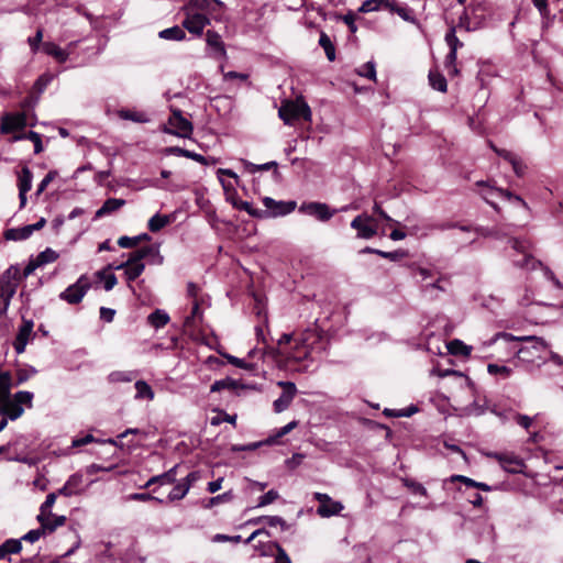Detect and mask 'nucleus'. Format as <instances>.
<instances>
[{
    "mask_svg": "<svg viewBox=\"0 0 563 563\" xmlns=\"http://www.w3.org/2000/svg\"><path fill=\"white\" fill-rule=\"evenodd\" d=\"M488 456H492L500 462L503 467L511 473H516L518 467L522 465L521 460L514 455L501 454V453H490Z\"/></svg>",
    "mask_w": 563,
    "mask_h": 563,
    "instance_id": "5701e85b",
    "label": "nucleus"
},
{
    "mask_svg": "<svg viewBox=\"0 0 563 563\" xmlns=\"http://www.w3.org/2000/svg\"><path fill=\"white\" fill-rule=\"evenodd\" d=\"M231 203L235 209L246 211L253 218L266 219V211L253 208L249 201H243L239 198H231Z\"/></svg>",
    "mask_w": 563,
    "mask_h": 563,
    "instance_id": "a878e982",
    "label": "nucleus"
},
{
    "mask_svg": "<svg viewBox=\"0 0 563 563\" xmlns=\"http://www.w3.org/2000/svg\"><path fill=\"white\" fill-rule=\"evenodd\" d=\"M57 258L58 254L49 247H47L36 256L37 264H40L41 266L53 263Z\"/></svg>",
    "mask_w": 563,
    "mask_h": 563,
    "instance_id": "a18cd8bd",
    "label": "nucleus"
},
{
    "mask_svg": "<svg viewBox=\"0 0 563 563\" xmlns=\"http://www.w3.org/2000/svg\"><path fill=\"white\" fill-rule=\"evenodd\" d=\"M118 115L123 120H130L137 123H145L148 121L146 113L140 111L122 109L118 112Z\"/></svg>",
    "mask_w": 563,
    "mask_h": 563,
    "instance_id": "e433bc0d",
    "label": "nucleus"
},
{
    "mask_svg": "<svg viewBox=\"0 0 563 563\" xmlns=\"http://www.w3.org/2000/svg\"><path fill=\"white\" fill-rule=\"evenodd\" d=\"M84 477L81 474H73L67 481L66 484L74 490V494H80L81 493V485H82Z\"/></svg>",
    "mask_w": 563,
    "mask_h": 563,
    "instance_id": "603ef678",
    "label": "nucleus"
},
{
    "mask_svg": "<svg viewBox=\"0 0 563 563\" xmlns=\"http://www.w3.org/2000/svg\"><path fill=\"white\" fill-rule=\"evenodd\" d=\"M170 221L172 219L169 216L156 213L148 220L147 227L151 232H158L164 227L169 224Z\"/></svg>",
    "mask_w": 563,
    "mask_h": 563,
    "instance_id": "2f4dec72",
    "label": "nucleus"
},
{
    "mask_svg": "<svg viewBox=\"0 0 563 563\" xmlns=\"http://www.w3.org/2000/svg\"><path fill=\"white\" fill-rule=\"evenodd\" d=\"M144 258H148V263L153 265H162L164 262V257L159 253L157 245H147L135 251V261Z\"/></svg>",
    "mask_w": 563,
    "mask_h": 563,
    "instance_id": "a211bd4d",
    "label": "nucleus"
},
{
    "mask_svg": "<svg viewBox=\"0 0 563 563\" xmlns=\"http://www.w3.org/2000/svg\"><path fill=\"white\" fill-rule=\"evenodd\" d=\"M497 338L506 341H523L526 344L517 351L518 361L532 367H540L548 362L549 345L538 336H514L510 333H500Z\"/></svg>",
    "mask_w": 563,
    "mask_h": 563,
    "instance_id": "f257e3e1",
    "label": "nucleus"
},
{
    "mask_svg": "<svg viewBox=\"0 0 563 563\" xmlns=\"http://www.w3.org/2000/svg\"><path fill=\"white\" fill-rule=\"evenodd\" d=\"M402 484H404L405 487L410 489V492L412 494H419V495L424 496V497L428 496V492H427L426 487L422 484L416 482L415 479L404 478L402 479Z\"/></svg>",
    "mask_w": 563,
    "mask_h": 563,
    "instance_id": "c03bdc74",
    "label": "nucleus"
},
{
    "mask_svg": "<svg viewBox=\"0 0 563 563\" xmlns=\"http://www.w3.org/2000/svg\"><path fill=\"white\" fill-rule=\"evenodd\" d=\"M278 115L285 124L294 125L295 122L299 119L310 121L311 110L309 106L303 101H287L280 106Z\"/></svg>",
    "mask_w": 563,
    "mask_h": 563,
    "instance_id": "f03ea898",
    "label": "nucleus"
},
{
    "mask_svg": "<svg viewBox=\"0 0 563 563\" xmlns=\"http://www.w3.org/2000/svg\"><path fill=\"white\" fill-rule=\"evenodd\" d=\"M445 42L450 47V52L445 57V66L450 69L452 74H457L459 70L455 66L457 59V49L463 47V43L456 36V26L451 25L449 31L445 34Z\"/></svg>",
    "mask_w": 563,
    "mask_h": 563,
    "instance_id": "0eeeda50",
    "label": "nucleus"
},
{
    "mask_svg": "<svg viewBox=\"0 0 563 563\" xmlns=\"http://www.w3.org/2000/svg\"><path fill=\"white\" fill-rule=\"evenodd\" d=\"M33 330L32 321H24L23 324L19 328L18 334L13 342V347L18 354H21L25 351V346L29 342Z\"/></svg>",
    "mask_w": 563,
    "mask_h": 563,
    "instance_id": "6ab92c4d",
    "label": "nucleus"
},
{
    "mask_svg": "<svg viewBox=\"0 0 563 563\" xmlns=\"http://www.w3.org/2000/svg\"><path fill=\"white\" fill-rule=\"evenodd\" d=\"M448 351L452 355L468 356L472 352V347L464 344L461 340L454 339L448 343Z\"/></svg>",
    "mask_w": 563,
    "mask_h": 563,
    "instance_id": "72a5a7b5",
    "label": "nucleus"
},
{
    "mask_svg": "<svg viewBox=\"0 0 563 563\" xmlns=\"http://www.w3.org/2000/svg\"><path fill=\"white\" fill-rule=\"evenodd\" d=\"M128 500H135V501H155L158 504H163L164 500L155 497L148 493H133L126 497Z\"/></svg>",
    "mask_w": 563,
    "mask_h": 563,
    "instance_id": "3c124183",
    "label": "nucleus"
},
{
    "mask_svg": "<svg viewBox=\"0 0 563 563\" xmlns=\"http://www.w3.org/2000/svg\"><path fill=\"white\" fill-rule=\"evenodd\" d=\"M266 207V218L284 217L291 213L296 209V201H276L271 197L262 199Z\"/></svg>",
    "mask_w": 563,
    "mask_h": 563,
    "instance_id": "9b49d317",
    "label": "nucleus"
},
{
    "mask_svg": "<svg viewBox=\"0 0 563 563\" xmlns=\"http://www.w3.org/2000/svg\"><path fill=\"white\" fill-rule=\"evenodd\" d=\"M185 13V20L183 21V27L189 33L200 36L203 29L210 23L209 18L206 14L195 12L192 10H181Z\"/></svg>",
    "mask_w": 563,
    "mask_h": 563,
    "instance_id": "6e6552de",
    "label": "nucleus"
},
{
    "mask_svg": "<svg viewBox=\"0 0 563 563\" xmlns=\"http://www.w3.org/2000/svg\"><path fill=\"white\" fill-rule=\"evenodd\" d=\"M23 139H27V140L32 141V143H34V153L35 154H38L43 151L42 139L38 133H36L34 131H29V132L13 136V141H20Z\"/></svg>",
    "mask_w": 563,
    "mask_h": 563,
    "instance_id": "c9c22d12",
    "label": "nucleus"
},
{
    "mask_svg": "<svg viewBox=\"0 0 563 563\" xmlns=\"http://www.w3.org/2000/svg\"><path fill=\"white\" fill-rule=\"evenodd\" d=\"M279 498L278 492L271 489L266 494L260 497L257 507L267 506Z\"/></svg>",
    "mask_w": 563,
    "mask_h": 563,
    "instance_id": "6e6d98bb",
    "label": "nucleus"
},
{
    "mask_svg": "<svg viewBox=\"0 0 563 563\" xmlns=\"http://www.w3.org/2000/svg\"><path fill=\"white\" fill-rule=\"evenodd\" d=\"M498 194L499 196L510 200V201H514V202H517V203H520L522 206H526V202L525 200L518 196V195H515L512 192H510L509 190L507 189H494V188H490L487 192H482V197L484 198V200L489 203L494 209H497V205L494 203L492 200H490V197L494 195V194Z\"/></svg>",
    "mask_w": 563,
    "mask_h": 563,
    "instance_id": "aec40b11",
    "label": "nucleus"
},
{
    "mask_svg": "<svg viewBox=\"0 0 563 563\" xmlns=\"http://www.w3.org/2000/svg\"><path fill=\"white\" fill-rule=\"evenodd\" d=\"M223 7L224 4L220 0H189L181 10H192L195 12L196 10H200L213 15L214 19H218L214 13L218 9H222Z\"/></svg>",
    "mask_w": 563,
    "mask_h": 563,
    "instance_id": "dca6fc26",
    "label": "nucleus"
},
{
    "mask_svg": "<svg viewBox=\"0 0 563 563\" xmlns=\"http://www.w3.org/2000/svg\"><path fill=\"white\" fill-rule=\"evenodd\" d=\"M42 48L45 54L54 57L58 63H65L68 59L69 53L53 42L43 43Z\"/></svg>",
    "mask_w": 563,
    "mask_h": 563,
    "instance_id": "393cba45",
    "label": "nucleus"
},
{
    "mask_svg": "<svg viewBox=\"0 0 563 563\" xmlns=\"http://www.w3.org/2000/svg\"><path fill=\"white\" fill-rule=\"evenodd\" d=\"M429 81L433 89L445 92L448 88L446 79L443 75H441L438 71H430L429 73Z\"/></svg>",
    "mask_w": 563,
    "mask_h": 563,
    "instance_id": "4c0bfd02",
    "label": "nucleus"
},
{
    "mask_svg": "<svg viewBox=\"0 0 563 563\" xmlns=\"http://www.w3.org/2000/svg\"><path fill=\"white\" fill-rule=\"evenodd\" d=\"M179 465H175L172 468H169L167 472L152 476L143 486L142 488H148L154 484L159 485H166V484H174L176 482L177 476V470Z\"/></svg>",
    "mask_w": 563,
    "mask_h": 563,
    "instance_id": "412c9836",
    "label": "nucleus"
},
{
    "mask_svg": "<svg viewBox=\"0 0 563 563\" xmlns=\"http://www.w3.org/2000/svg\"><path fill=\"white\" fill-rule=\"evenodd\" d=\"M319 45L324 49L328 59L333 62L335 59V47L324 32L320 35Z\"/></svg>",
    "mask_w": 563,
    "mask_h": 563,
    "instance_id": "79ce46f5",
    "label": "nucleus"
},
{
    "mask_svg": "<svg viewBox=\"0 0 563 563\" xmlns=\"http://www.w3.org/2000/svg\"><path fill=\"white\" fill-rule=\"evenodd\" d=\"M299 211L302 213L316 217L320 221H328L335 213L334 210H330V208L327 203H322V202L302 203L299 208Z\"/></svg>",
    "mask_w": 563,
    "mask_h": 563,
    "instance_id": "ddd939ff",
    "label": "nucleus"
},
{
    "mask_svg": "<svg viewBox=\"0 0 563 563\" xmlns=\"http://www.w3.org/2000/svg\"><path fill=\"white\" fill-rule=\"evenodd\" d=\"M125 205V200L124 199H119V198H109L107 199L103 205L101 206V208H99L97 211H96V214L95 217L96 218H102L104 216H108L112 212H115L118 211L120 208H122L123 206Z\"/></svg>",
    "mask_w": 563,
    "mask_h": 563,
    "instance_id": "b1692460",
    "label": "nucleus"
},
{
    "mask_svg": "<svg viewBox=\"0 0 563 563\" xmlns=\"http://www.w3.org/2000/svg\"><path fill=\"white\" fill-rule=\"evenodd\" d=\"M2 550L5 551L8 554H16L20 553L22 550V543L21 540L18 539H8L2 543Z\"/></svg>",
    "mask_w": 563,
    "mask_h": 563,
    "instance_id": "09e8293b",
    "label": "nucleus"
},
{
    "mask_svg": "<svg viewBox=\"0 0 563 563\" xmlns=\"http://www.w3.org/2000/svg\"><path fill=\"white\" fill-rule=\"evenodd\" d=\"M46 530L43 526L38 529L30 530L27 533H25L21 540L29 541V542H35L37 541L43 534H45Z\"/></svg>",
    "mask_w": 563,
    "mask_h": 563,
    "instance_id": "69168bd1",
    "label": "nucleus"
},
{
    "mask_svg": "<svg viewBox=\"0 0 563 563\" xmlns=\"http://www.w3.org/2000/svg\"><path fill=\"white\" fill-rule=\"evenodd\" d=\"M265 522L269 527H280L282 530L289 528L288 523L279 516H264Z\"/></svg>",
    "mask_w": 563,
    "mask_h": 563,
    "instance_id": "13d9d810",
    "label": "nucleus"
},
{
    "mask_svg": "<svg viewBox=\"0 0 563 563\" xmlns=\"http://www.w3.org/2000/svg\"><path fill=\"white\" fill-rule=\"evenodd\" d=\"M377 255L380 256V257L390 260L393 262H397V261H400L401 258H404L406 256V252L402 251V250H397V251H394V252H385V251H380L379 250V252H377Z\"/></svg>",
    "mask_w": 563,
    "mask_h": 563,
    "instance_id": "680f3d73",
    "label": "nucleus"
},
{
    "mask_svg": "<svg viewBox=\"0 0 563 563\" xmlns=\"http://www.w3.org/2000/svg\"><path fill=\"white\" fill-rule=\"evenodd\" d=\"M272 545L276 549L275 563H291L290 558L279 543L274 542Z\"/></svg>",
    "mask_w": 563,
    "mask_h": 563,
    "instance_id": "052dcab7",
    "label": "nucleus"
},
{
    "mask_svg": "<svg viewBox=\"0 0 563 563\" xmlns=\"http://www.w3.org/2000/svg\"><path fill=\"white\" fill-rule=\"evenodd\" d=\"M192 131V123L183 117V113L179 109H173L172 115L167 122V126L164 128V132L186 139L190 137Z\"/></svg>",
    "mask_w": 563,
    "mask_h": 563,
    "instance_id": "7ed1b4c3",
    "label": "nucleus"
},
{
    "mask_svg": "<svg viewBox=\"0 0 563 563\" xmlns=\"http://www.w3.org/2000/svg\"><path fill=\"white\" fill-rule=\"evenodd\" d=\"M188 494V486H183L177 483L174 488L169 492L167 499L169 501L180 500Z\"/></svg>",
    "mask_w": 563,
    "mask_h": 563,
    "instance_id": "49530a36",
    "label": "nucleus"
},
{
    "mask_svg": "<svg viewBox=\"0 0 563 563\" xmlns=\"http://www.w3.org/2000/svg\"><path fill=\"white\" fill-rule=\"evenodd\" d=\"M223 356L227 358V361H228L231 365H233V366H235V367H238V368H243V369H246V371H253V369H255V365H254V364H252V363H247V362H245V361H244V360H242V358H239V357L233 356V355H231V354H223Z\"/></svg>",
    "mask_w": 563,
    "mask_h": 563,
    "instance_id": "de8ad7c7",
    "label": "nucleus"
},
{
    "mask_svg": "<svg viewBox=\"0 0 563 563\" xmlns=\"http://www.w3.org/2000/svg\"><path fill=\"white\" fill-rule=\"evenodd\" d=\"M57 176L56 170H49L38 184L35 195L40 196Z\"/></svg>",
    "mask_w": 563,
    "mask_h": 563,
    "instance_id": "4d7b16f0",
    "label": "nucleus"
},
{
    "mask_svg": "<svg viewBox=\"0 0 563 563\" xmlns=\"http://www.w3.org/2000/svg\"><path fill=\"white\" fill-rule=\"evenodd\" d=\"M236 387V382L231 378L216 380L211 385V393L220 391L222 389H234Z\"/></svg>",
    "mask_w": 563,
    "mask_h": 563,
    "instance_id": "8fccbe9b",
    "label": "nucleus"
},
{
    "mask_svg": "<svg viewBox=\"0 0 563 563\" xmlns=\"http://www.w3.org/2000/svg\"><path fill=\"white\" fill-rule=\"evenodd\" d=\"M20 279V268L11 265L0 276V297L12 298L16 291Z\"/></svg>",
    "mask_w": 563,
    "mask_h": 563,
    "instance_id": "39448f33",
    "label": "nucleus"
},
{
    "mask_svg": "<svg viewBox=\"0 0 563 563\" xmlns=\"http://www.w3.org/2000/svg\"><path fill=\"white\" fill-rule=\"evenodd\" d=\"M351 228L356 230L358 239L369 240L377 234L375 220L367 213L356 216L351 222Z\"/></svg>",
    "mask_w": 563,
    "mask_h": 563,
    "instance_id": "423d86ee",
    "label": "nucleus"
},
{
    "mask_svg": "<svg viewBox=\"0 0 563 563\" xmlns=\"http://www.w3.org/2000/svg\"><path fill=\"white\" fill-rule=\"evenodd\" d=\"M57 498L56 493H51L46 496L45 501L42 504L40 508V514L37 515V520H42L44 516H53L51 508L55 504Z\"/></svg>",
    "mask_w": 563,
    "mask_h": 563,
    "instance_id": "37998d69",
    "label": "nucleus"
},
{
    "mask_svg": "<svg viewBox=\"0 0 563 563\" xmlns=\"http://www.w3.org/2000/svg\"><path fill=\"white\" fill-rule=\"evenodd\" d=\"M168 152L172 153V154H176L178 156H184V157H187V158H190L201 165H207L208 162H207V157H205L203 155L201 154H198V153H195V152H191V151H188V150H185V148H181V147H178V146H175V147H169L168 148Z\"/></svg>",
    "mask_w": 563,
    "mask_h": 563,
    "instance_id": "c756f323",
    "label": "nucleus"
},
{
    "mask_svg": "<svg viewBox=\"0 0 563 563\" xmlns=\"http://www.w3.org/2000/svg\"><path fill=\"white\" fill-rule=\"evenodd\" d=\"M90 287L89 278L86 275H81L75 284L68 286L59 294V298L70 305H77L82 300Z\"/></svg>",
    "mask_w": 563,
    "mask_h": 563,
    "instance_id": "20e7f679",
    "label": "nucleus"
},
{
    "mask_svg": "<svg viewBox=\"0 0 563 563\" xmlns=\"http://www.w3.org/2000/svg\"><path fill=\"white\" fill-rule=\"evenodd\" d=\"M206 42L208 46L213 48L219 54V56H225L224 43L222 42L221 36L216 31H207Z\"/></svg>",
    "mask_w": 563,
    "mask_h": 563,
    "instance_id": "bb28decb",
    "label": "nucleus"
},
{
    "mask_svg": "<svg viewBox=\"0 0 563 563\" xmlns=\"http://www.w3.org/2000/svg\"><path fill=\"white\" fill-rule=\"evenodd\" d=\"M514 264L517 267L525 268L527 271H536L537 268H541L548 279L552 280L555 286L561 287V284L559 279H556L554 273L548 266H544L542 262L536 260L531 255H526L522 262L515 261Z\"/></svg>",
    "mask_w": 563,
    "mask_h": 563,
    "instance_id": "4468645a",
    "label": "nucleus"
},
{
    "mask_svg": "<svg viewBox=\"0 0 563 563\" xmlns=\"http://www.w3.org/2000/svg\"><path fill=\"white\" fill-rule=\"evenodd\" d=\"M23 411V408L10 398L0 401V415L2 418L8 417L11 420H15L22 416Z\"/></svg>",
    "mask_w": 563,
    "mask_h": 563,
    "instance_id": "4be33fe9",
    "label": "nucleus"
},
{
    "mask_svg": "<svg viewBox=\"0 0 563 563\" xmlns=\"http://www.w3.org/2000/svg\"><path fill=\"white\" fill-rule=\"evenodd\" d=\"M158 35L161 38L169 41H183L186 37L185 31L178 25L165 29Z\"/></svg>",
    "mask_w": 563,
    "mask_h": 563,
    "instance_id": "f704fd0d",
    "label": "nucleus"
},
{
    "mask_svg": "<svg viewBox=\"0 0 563 563\" xmlns=\"http://www.w3.org/2000/svg\"><path fill=\"white\" fill-rule=\"evenodd\" d=\"M382 9L380 0H365L358 8L361 13H369Z\"/></svg>",
    "mask_w": 563,
    "mask_h": 563,
    "instance_id": "864d4df0",
    "label": "nucleus"
},
{
    "mask_svg": "<svg viewBox=\"0 0 563 563\" xmlns=\"http://www.w3.org/2000/svg\"><path fill=\"white\" fill-rule=\"evenodd\" d=\"M26 125V118L23 113L5 114L2 118L0 131L3 134L23 130Z\"/></svg>",
    "mask_w": 563,
    "mask_h": 563,
    "instance_id": "f3484780",
    "label": "nucleus"
},
{
    "mask_svg": "<svg viewBox=\"0 0 563 563\" xmlns=\"http://www.w3.org/2000/svg\"><path fill=\"white\" fill-rule=\"evenodd\" d=\"M457 27L459 29H464L467 32L472 30L471 18H470V14H468V10L466 8L463 10L462 14L459 18V22H457L456 29Z\"/></svg>",
    "mask_w": 563,
    "mask_h": 563,
    "instance_id": "338daca9",
    "label": "nucleus"
},
{
    "mask_svg": "<svg viewBox=\"0 0 563 563\" xmlns=\"http://www.w3.org/2000/svg\"><path fill=\"white\" fill-rule=\"evenodd\" d=\"M11 390V375L9 372H0V401L8 399Z\"/></svg>",
    "mask_w": 563,
    "mask_h": 563,
    "instance_id": "a19ab883",
    "label": "nucleus"
},
{
    "mask_svg": "<svg viewBox=\"0 0 563 563\" xmlns=\"http://www.w3.org/2000/svg\"><path fill=\"white\" fill-rule=\"evenodd\" d=\"M32 399H33V394L32 393L22 390V391H18L14 395L13 401L15 404H19L22 407L23 404L27 405V406H31Z\"/></svg>",
    "mask_w": 563,
    "mask_h": 563,
    "instance_id": "bf43d9fd",
    "label": "nucleus"
},
{
    "mask_svg": "<svg viewBox=\"0 0 563 563\" xmlns=\"http://www.w3.org/2000/svg\"><path fill=\"white\" fill-rule=\"evenodd\" d=\"M358 74L363 77H366L368 79L375 80L376 78V70H375V64L372 62H367L362 66V68L358 70Z\"/></svg>",
    "mask_w": 563,
    "mask_h": 563,
    "instance_id": "e2e57ef3",
    "label": "nucleus"
},
{
    "mask_svg": "<svg viewBox=\"0 0 563 563\" xmlns=\"http://www.w3.org/2000/svg\"><path fill=\"white\" fill-rule=\"evenodd\" d=\"M32 179L33 174L27 166H23L18 173V188H19V199H20V208H24L26 205V194L32 188Z\"/></svg>",
    "mask_w": 563,
    "mask_h": 563,
    "instance_id": "2eb2a0df",
    "label": "nucleus"
},
{
    "mask_svg": "<svg viewBox=\"0 0 563 563\" xmlns=\"http://www.w3.org/2000/svg\"><path fill=\"white\" fill-rule=\"evenodd\" d=\"M134 256L135 251L129 254V257L125 262L119 265L109 264L108 268L117 271L124 269V275L128 282H133L140 277L145 269V265L142 263V260L135 261Z\"/></svg>",
    "mask_w": 563,
    "mask_h": 563,
    "instance_id": "1a4fd4ad",
    "label": "nucleus"
},
{
    "mask_svg": "<svg viewBox=\"0 0 563 563\" xmlns=\"http://www.w3.org/2000/svg\"><path fill=\"white\" fill-rule=\"evenodd\" d=\"M283 388L282 395L273 402L274 411L280 413L291 404L297 394V387L292 382L280 380L277 383Z\"/></svg>",
    "mask_w": 563,
    "mask_h": 563,
    "instance_id": "f8f14e48",
    "label": "nucleus"
},
{
    "mask_svg": "<svg viewBox=\"0 0 563 563\" xmlns=\"http://www.w3.org/2000/svg\"><path fill=\"white\" fill-rule=\"evenodd\" d=\"M7 241H22L31 236L27 225L22 228H12L4 231L3 234Z\"/></svg>",
    "mask_w": 563,
    "mask_h": 563,
    "instance_id": "c85d7f7f",
    "label": "nucleus"
},
{
    "mask_svg": "<svg viewBox=\"0 0 563 563\" xmlns=\"http://www.w3.org/2000/svg\"><path fill=\"white\" fill-rule=\"evenodd\" d=\"M148 323L155 329H161L169 322V316L161 309H156L147 317Z\"/></svg>",
    "mask_w": 563,
    "mask_h": 563,
    "instance_id": "7c9ffc66",
    "label": "nucleus"
},
{
    "mask_svg": "<svg viewBox=\"0 0 563 563\" xmlns=\"http://www.w3.org/2000/svg\"><path fill=\"white\" fill-rule=\"evenodd\" d=\"M37 521L41 523V526L44 527L46 532H53L58 527H62L65 525L66 517L65 516H56L53 514V516H44V518L42 520H37Z\"/></svg>",
    "mask_w": 563,
    "mask_h": 563,
    "instance_id": "cd10ccee",
    "label": "nucleus"
},
{
    "mask_svg": "<svg viewBox=\"0 0 563 563\" xmlns=\"http://www.w3.org/2000/svg\"><path fill=\"white\" fill-rule=\"evenodd\" d=\"M107 271H110L108 267L102 269V271H98L96 273V276L98 279L100 280H103L104 284H103V288L109 291L111 289L114 288V286L117 285L118 283V279H117V276L113 274V273H107Z\"/></svg>",
    "mask_w": 563,
    "mask_h": 563,
    "instance_id": "58836bf2",
    "label": "nucleus"
},
{
    "mask_svg": "<svg viewBox=\"0 0 563 563\" xmlns=\"http://www.w3.org/2000/svg\"><path fill=\"white\" fill-rule=\"evenodd\" d=\"M150 235L147 233H142L136 236H121L118 240V245L122 249H132L135 247L140 242L150 240Z\"/></svg>",
    "mask_w": 563,
    "mask_h": 563,
    "instance_id": "473e14b6",
    "label": "nucleus"
},
{
    "mask_svg": "<svg viewBox=\"0 0 563 563\" xmlns=\"http://www.w3.org/2000/svg\"><path fill=\"white\" fill-rule=\"evenodd\" d=\"M395 13H397L402 20L407 22L416 23L413 11L408 7L399 5Z\"/></svg>",
    "mask_w": 563,
    "mask_h": 563,
    "instance_id": "0e129e2a",
    "label": "nucleus"
},
{
    "mask_svg": "<svg viewBox=\"0 0 563 563\" xmlns=\"http://www.w3.org/2000/svg\"><path fill=\"white\" fill-rule=\"evenodd\" d=\"M487 371L492 375H501L505 378L509 377L510 374L512 373L511 368L498 364H488Z\"/></svg>",
    "mask_w": 563,
    "mask_h": 563,
    "instance_id": "5fc2aeb1",
    "label": "nucleus"
},
{
    "mask_svg": "<svg viewBox=\"0 0 563 563\" xmlns=\"http://www.w3.org/2000/svg\"><path fill=\"white\" fill-rule=\"evenodd\" d=\"M314 499L319 501L317 514L322 518L339 515L344 506L341 501L333 500L329 495L323 493H314Z\"/></svg>",
    "mask_w": 563,
    "mask_h": 563,
    "instance_id": "9d476101",
    "label": "nucleus"
},
{
    "mask_svg": "<svg viewBox=\"0 0 563 563\" xmlns=\"http://www.w3.org/2000/svg\"><path fill=\"white\" fill-rule=\"evenodd\" d=\"M43 40V30L38 29L33 37H29L27 42L33 53L37 52Z\"/></svg>",
    "mask_w": 563,
    "mask_h": 563,
    "instance_id": "774afa93",
    "label": "nucleus"
},
{
    "mask_svg": "<svg viewBox=\"0 0 563 563\" xmlns=\"http://www.w3.org/2000/svg\"><path fill=\"white\" fill-rule=\"evenodd\" d=\"M135 389H136L135 398H137V399L152 400L154 398V391H153L152 387L144 380H137L135 383Z\"/></svg>",
    "mask_w": 563,
    "mask_h": 563,
    "instance_id": "ea45409f",
    "label": "nucleus"
}]
</instances>
